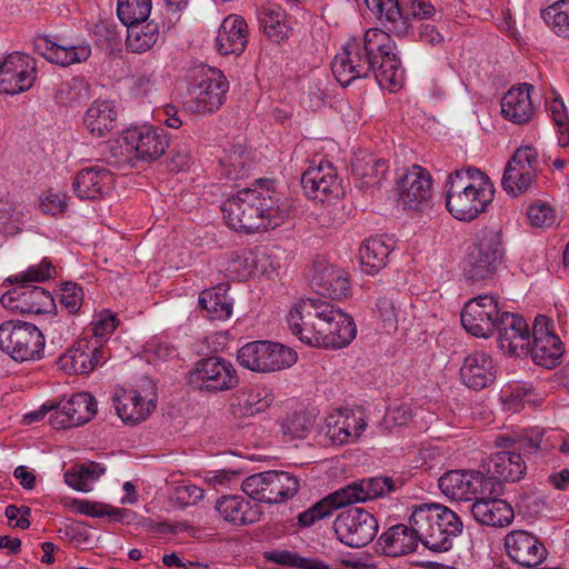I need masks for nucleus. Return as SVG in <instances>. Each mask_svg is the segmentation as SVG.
Returning <instances> with one entry per match:
<instances>
[{
  "label": "nucleus",
  "instance_id": "obj_1",
  "mask_svg": "<svg viewBox=\"0 0 569 569\" xmlns=\"http://www.w3.org/2000/svg\"><path fill=\"white\" fill-rule=\"evenodd\" d=\"M287 325L301 342L318 348H343L357 335L349 315L318 298L296 301L288 311Z\"/></svg>",
  "mask_w": 569,
  "mask_h": 569
},
{
  "label": "nucleus",
  "instance_id": "obj_2",
  "mask_svg": "<svg viewBox=\"0 0 569 569\" xmlns=\"http://www.w3.org/2000/svg\"><path fill=\"white\" fill-rule=\"evenodd\" d=\"M221 210L231 229L249 233L274 229L287 214L278 198L268 191L254 189H244L228 198Z\"/></svg>",
  "mask_w": 569,
  "mask_h": 569
},
{
  "label": "nucleus",
  "instance_id": "obj_3",
  "mask_svg": "<svg viewBox=\"0 0 569 569\" xmlns=\"http://www.w3.org/2000/svg\"><path fill=\"white\" fill-rule=\"evenodd\" d=\"M446 207L453 218L471 221L487 210L495 197V186L479 169L462 168L451 172L445 183Z\"/></svg>",
  "mask_w": 569,
  "mask_h": 569
},
{
  "label": "nucleus",
  "instance_id": "obj_4",
  "mask_svg": "<svg viewBox=\"0 0 569 569\" xmlns=\"http://www.w3.org/2000/svg\"><path fill=\"white\" fill-rule=\"evenodd\" d=\"M389 48V33L379 28L368 29L362 37L346 41L331 63L332 73L343 87L356 79L366 78L377 64L376 51Z\"/></svg>",
  "mask_w": 569,
  "mask_h": 569
},
{
  "label": "nucleus",
  "instance_id": "obj_5",
  "mask_svg": "<svg viewBox=\"0 0 569 569\" xmlns=\"http://www.w3.org/2000/svg\"><path fill=\"white\" fill-rule=\"evenodd\" d=\"M409 523L422 545L433 551L450 549L463 528L458 515L440 503L415 506Z\"/></svg>",
  "mask_w": 569,
  "mask_h": 569
},
{
  "label": "nucleus",
  "instance_id": "obj_6",
  "mask_svg": "<svg viewBox=\"0 0 569 569\" xmlns=\"http://www.w3.org/2000/svg\"><path fill=\"white\" fill-rule=\"evenodd\" d=\"M169 138L162 128L152 124L130 127L109 142V149L119 163L134 166L138 161L151 162L164 154Z\"/></svg>",
  "mask_w": 569,
  "mask_h": 569
},
{
  "label": "nucleus",
  "instance_id": "obj_7",
  "mask_svg": "<svg viewBox=\"0 0 569 569\" xmlns=\"http://www.w3.org/2000/svg\"><path fill=\"white\" fill-rule=\"evenodd\" d=\"M229 87L221 70L201 67L192 77L182 107L191 114L214 113L224 103Z\"/></svg>",
  "mask_w": 569,
  "mask_h": 569
},
{
  "label": "nucleus",
  "instance_id": "obj_8",
  "mask_svg": "<svg viewBox=\"0 0 569 569\" xmlns=\"http://www.w3.org/2000/svg\"><path fill=\"white\" fill-rule=\"evenodd\" d=\"M367 8L389 31L406 36L415 19H429L436 10L429 0H363Z\"/></svg>",
  "mask_w": 569,
  "mask_h": 569
},
{
  "label": "nucleus",
  "instance_id": "obj_9",
  "mask_svg": "<svg viewBox=\"0 0 569 569\" xmlns=\"http://www.w3.org/2000/svg\"><path fill=\"white\" fill-rule=\"evenodd\" d=\"M44 347L43 333L31 322L11 320L0 325V349L17 362L42 359Z\"/></svg>",
  "mask_w": 569,
  "mask_h": 569
},
{
  "label": "nucleus",
  "instance_id": "obj_10",
  "mask_svg": "<svg viewBox=\"0 0 569 569\" xmlns=\"http://www.w3.org/2000/svg\"><path fill=\"white\" fill-rule=\"evenodd\" d=\"M297 359L298 355L293 349L263 340L248 342L237 353V360L241 367L260 373L290 368Z\"/></svg>",
  "mask_w": 569,
  "mask_h": 569
},
{
  "label": "nucleus",
  "instance_id": "obj_11",
  "mask_svg": "<svg viewBox=\"0 0 569 569\" xmlns=\"http://www.w3.org/2000/svg\"><path fill=\"white\" fill-rule=\"evenodd\" d=\"M242 490L250 498L266 503H280L299 490V480L287 471L268 470L249 476Z\"/></svg>",
  "mask_w": 569,
  "mask_h": 569
},
{
  "label": "nucleus",
  "instance_id": "obj_12",
  "mask_svg": "<svg viewBox=\"0 0 569 569\" xmlns=\"http://www.w3.org/2000/svg\"><path fill=\"white\" fill-rule=\"evenodd\" d=\"M503 252L501 234L495 230H482L467 251L469 277L479 280L491 276L501 264Z\"/></svg>",
  "mask_w": 569,
  "mask_h": 569
},
{
  "label": "nucleus",
  "instance_id": "obj_13",
  "mask_svg": "<svg viewBox=\"0 0 569 569\" xmlns=\"http://www.w3.org/2000/svg\"><path fill=\"white\" fill-rule=\"evenodd\" d=\"M154 386L143 380L139 386L117 389L113 398L114 408L119 418L128 425L144 421L157 406Z\"/></svg>",
  "mask_w": 569,
  "mask_h": 569
},
{
  "label": "nucleus",
  "instance_id": "obj_14",
  "mask_svg": "<svg viewBox=\"0 0 569 569\" xmlns=\"http://www.w3.org/2000/svg\"><path fill=\"white\" fill-rule=\"evenodd\" d=\"M503 312L496 296L479 295L465 303L461 323L468 333L487 339L496 331Z\"/></svg>",
  "mask_w": 569,
  "mask_h": 569
},
{
  "label": "nucleus",
  "instance_id": "obj_15",
  "mask_svg": "<svg viewBox=\"0 0 569 569\" xmlns=\"http://www.w3.org/2000/svg\"><path fill=\"white\" fill-rule=\"evenodd\" d=\"M189 381L199 390L219 392L233 389L238 375L233 365L221 357L198 360L189 372Z\"/></svg>",
  "mask_w": 569,
  "mask_h": 569
},
{
  "label": "nucleus",
  "instance_id": "obj_16",
  "mask_svg": "<svg viewBox=\"0 0 569 569\" xmlns=\"http://www.w3.org/2000/svg\"><path fill=\"white\" fill-rule=\"evenodd\" d=\"M539 153L531 146L519 147L505 167L502 176L503 190L517 197L527 192L538 173Z\"/></svg>",
  "mask_w": 569,
  "mask_h": 569
},
{
  "label": "nucleus",
  "instance_id": "obj_17",
  "mask_svg": "<svg viewBox=\"0 0 569 569\" xmlns=\"http://www.w3.org/2000/svg\"><path fill=\"white\" fill-rule=\"evenodd\" d=\"M333 530L340 542L351 548H360L376 537L378 521L365 509L350 508L337 516Z\"/></svg>",
  "mask_w": 569,
  "mask_h": 569
},
{
  "label": "nucleus",
  "instance_id": "obj_18",
  "mask_svg": "<svg viewBox=\"0 0 569 569\" xmlns=\"http://www.w3.org/2000/svg\"><path fill=\"white\" fill-rule=\"evenodd\" d=\"M301 184L309 199L322 204L332 203L343 194L342 182L336 168L323 160L303 172Z\"/></svg>",
  "mask_w": 569,
  "mask_h": 569
},
{
  "label": "nucleus",
  "instance_id": "obj_19",
  "mask_svg": "<svg viewBox=\"0 0 569 569\" xmlns=\"http://www.w3.org/2000/svg\"><path fill=\"white\" fill-rule=\"evenodd\" d=\"M367 427L368 421L363 412L351 408H338L326 416L321 432L330 443L343 446L357 442Z\"/></svg>",
  "mask_w": 569,
  "mask_h": 569
},
{
  "label": "nucleus",
  "instance_id": "obj_20",
  "mask_svg": "<svg viewBox=\"0 0 569 569\" xmlns=\"http://www.w3.org/2000/svg\"><path fill=\"white\" fill-rule=\"evenodd\" d=\"M438 486L446 497L468 501L477 495L492 492L496 481L480 471L451 470L439 478Z\"/></svg>",
  "mask_w": 569,
  "mask_h": 569
},
{
  "label": "nucleus",
  "instance_id": "obj_21",
  "mask_svg": "<svg viewBox=\"0 0 569 569\" xmlns=\"http://www.w3.org/2000/svg\"><path fill=\"white\" fill-rule=\"evenodd\" d=\"M37 78L33 58L13 52L0 61V93L16 96L31 89Z\"/></svg>",
  "mask_w": 569,
  "mask_h": 569
},
{
  "label": "nucleus",
  "instance_id": "obj_22",
  "mask_svg": "<svg viewBox=\"0 0 569 569\" xmlns=\"http://www.w3.org/2000/svg\"><path fill=\"white\" fill-rule=\"evenodd\" d=\"M530 346L533 362L545 368L557 366L563 355L562 342L553 332L551 320L546 316H538L535 319Z\"/></svg>",
  "mask_w": 569,
  "mask_h": 569
},
{
  "label": "nucleus",
  "instance_id": "obj_23",
  "mask_svg": "<svg viewBox=\"0 0 569 569\" xmlns=\"http://www.w3.org/2000/svg\"><path fill=\"white\" fill-rule=\"evenodd\" d=\"M0 302L8 310L37 315L49 312L54 306L49 291L26 282L6 291L1 296Z\"/></svg>",
  "mask_w": 569,
  "mask_h": 569
},
{
  "label": "nucleus",
  "instance_id": "obj_24",
  "mask_svg": "<svg viewBox=\"0 0 569 569\" xmlns=\"http://www.w3.org/2000/svg\"><path fill=\"white\" fill-rule=\"evenodd\" d=\"M97 412V401L89 392H78L58 403L50 416L54 429H67L88 422Z\"/></svg>",
  "mask_w": 569,
  "mask_h": 569
},
{
  "label": "nucleus",
  "instance_id": "obj_25",
  "mask_svg": "<svg viewBox=\"0 0 569 569\" xmlns=\"http://www.w3.org/2000/svg\"><path fill=\"white\" fill-rule=\"evenodd\" d=\"M107 359L104 347L92 339H80L60 357L62 370L73 375H87L93 371Z\"/></svg>",
  "mask_w": 569,
  "mask_h": 569
},
{
  "label": "nucleus",
  "instance_id": "obj_26",
  "mask_svg": "<svg viewBox=\"0 0 569 569\" xmlns=\"http://www.w3.org/2000/svg\"><path fill=\"white\" fill-rule=\"evenodd\" d=\"M286 260L284 249L277 246H259L243 253L238 262L243 276L271 279L279 274Z\"/></svg>",
  "mask_w": 569,
  "mask_h": 569
},
{
  "label": "nucleus",
  "instance_id": "obj_27",
  "mask_svg": "<svg viewBox=\"0 0 569 569\" xmlns=\"http://www.w3.org/2000/svg\"><path fill=\"white\" fill-rule=\"evenodd\" d=\"M36 49L51 63L68 67L86 61L91 54V48L86 42L71 43L61 37H39L36 40Z\"/></svg>",
  "mask_w": 569,
  "mask_h": 569
},
{
  "label": "nucleus",
  "instance_id": "obj_28",
  "mask_svg": "<svg viewBox=\"0 0 569 569\" xmlns=\"http://www.w3.org/2000/svg\"><path fill=\"white\" fill-rule=\"evenodd\" d=\"M432 181L427 170L411 166L398 181V200L403 208L418 210L431 197Z\"/></svg>",
  "mask_w": 569,
  "mask_h": 569
},
{
  "label": "nucleus",
  "instance_id": "obj_29",
  "mask_svg": "<svg viewBox=\"0 0 569 569\" xmlns=\"http://www.w3.org/2000/svg\"><path fill=\"white\" fill-rule=\"evenodd\" d=\"M496 330H498V346L503 352L516 357L529 352L531 332L522 317L505 311Z\"/></svg>",
  "mask_w": 569,
  "mask_h": 569
},
{
  "label": "nucleus",
  "instance_id": "obj_30",
  "mask_svg": "<svg viewBox=\"0 0 569 569\" xmlns=\"http://www.w3.org/2000/svg\"><path fill=\"white\" fill-rule=\"evenodd\" d=\"M114 187V177L104 166L86 167L76 174L72 189L74 194L84 200H96L108 196Z\"/></svg>",
  "mask_w": 569,
  "mask_h": 569
},
{
  "label": "nucleus",
  "instance_id": "obj_31",
  "mask_svg": "<svg viewBox=\"0 0 569 569\" xmlns=\"http://www.w3.org/2000/svg\"><path fill=\"white\" fill-rule=\"evenodd\" d=\"M505 548L510 559L523 567H537L547 557L543 543L525 530H512L505 538Z\"/></svg>",
  "mask_w": 569,
  "mask_h": 569
},
{
  "label": "nucleus",
  "instance_id": "obj_32",
  "mask_svg": "<svg viewBox=\"0 0 569 569\" xmlns=\"http://www.w3.org/2000/svg\"><path fill=\"white\" fill-rule=\"evenodd\" d=\"M459 376L467 388L482 390L496 380L497 367L489 353L475 351L465 357Z\"/></svg>",
  "mask_w": 569,
  "mask_h": 569
},
{
  "label": "nucleus",
  "instance_id": "obj_33",
  "mask_svg": "<svg viewBox=\"0 0 569 569\" xmlns=\"http://www.w3.org/2000/svg\"><path fill=\"white\" fill-rule=\"evenodd\" d=\"M532 89L529 83L512 86L501 98V116L516 124L528 123L536 113Z\"/></svg>",
  "mask_w": 569,
  "mask_h": 569
},
{
  "label": "nucleus",
  "instance_id": "obj_34",
  "mask_svg": "<svg viewBox=\"0 0 569 569\" xmlns=\"http://www.w3.org/2000/svg\"><path fill=\"white\" fill-rule=\"evenodd\" d=\"M216 511L221 519L232 526H247L258 522L261 518V510L258 505H252L242 496H223L217 500Z\"/></svg>",
  "mask_w": 569,
  "mask_h": 569
},
{
  "label": "nucleus",
  "instance_id": "obj_35",
  "mask_svg": "<svg viewBox=\"0 0 569 569\" xmlns=\"http://www.w3.org/2000/svg\"><path fill=\"white\" fill-rule=\"evenodd\" d=\"M248 43V27L243 18L230 14L223 19L217 37L216 48L223 56H239Z\"/></svg>",
  "mask_w": 569,
  "mask_h": 569
},
{
  "label": "nucleus",
  "instance_id": "obj_36",
  "mask_svg": "<svg viewBox=\"0 0 569 569\" xmlns=\"http://www.w3.org/2000/svg\"><path fill=\"white\" fill-rule=\"evenodd\" d=\"M377 64L372 69L376 81L385 90L396 91L401 88L405 80V71L395 52V42L390 38V48L376 51Z\"/></svg>",
  "mask_w": 569,
  "mask_h": 569
},
{
  "label": "nucleus",
  "instance_id": "obj_37",
  "mask_svg": "<svg viewBox=\"0 0 569 569\" xmlns=\"http://www.w3.org/2000/svg\"><path fill=\"white\" fill-rule=\"evenodd\" d=\"M117 110L111 101L96 100L87 109L83 126L94 138H102L110 133L117 124Z\"/></svg>",
  "mask_w": 569,
  "mask_h": 569
},
{
  "label": "nucleus",
  "instance_id": "obj_38",
  "mask_svg": "<svg viewBox=\"0 0 569 569\" xmlns=\"http://www.w3.org/2000/svg\"><path fill=\"white\" fill-rule=\"evenodd\" d=\"M471 512L477 521L492 527L508 526L515 517L512 507L506 500L496 498L477 499Z\"/></svg>",
  "mask_w": 569,
  "mask_h": 569
},
{
  "label": "nucleus",
  "instance_id": "obj_39",
  "mask_svg": "<svg viewBox=\"0 0 569 569\" xmlns=\"http://www.w3.org/2000/svg\"><path fill=\"white\" fill-rule=\"evenodd\" d=\"M272 401L273 396L267 388H243L233 396L232 407L237 415L252 417L266 411Z\"/></svg>",
  "mask_w": 569,
  "mask_h": 569
},
{
  "label": "nucleus",
  "instance_id": "obj_40",
  "mask_svg": "<svg viewBox=\"0 0 569 569\" xmlns=\"http://www.w3.org/2000/svg\"><path fill=\"white\" fill-rule=\"evenodd\" d=\"M313 282L322 295L331 299H342L349 292V280L346 273L332 264H319L315 268Z\"/></svg>",
  "mask_w": 569,
  "mask_h": 569
},
{
  "label": "nucleus",
  "instance_id": "obj_41",
  "mask_svg": "<svg viewBox=\"0 0 569 569\" xmlns=\"http://www.w3.org/2000/svg\"><path fill=\"white\" fill-rule=\"evenodd\" d=\"M419 537L412 528L405 525H397L389 528L381 537L380 545L383 552L389 557H399L413 551Z\"/></svg>",
  "mask_w": 569,
  "mask_h": 569
},
{
  "label": "nucleus",
  "instance_id": "obj_42",
  "mask_svg": "<svg viewBox=\"0 0 569 569\" xmlns=\"http://www.w3.org/2000/svg\"><path fill=\"white\" fill-rule=\"evenodd\" d=\"M489 470L499 480L515 482L525 476L527 465L520 453L502 450L491 456Z\"/></svg>",
  "mask_w": 569,
  "mask_h": 569
},
{
  "label": "nucleus",
  "instance_id": "obj_43",
  "mask_svg": "<svg viewBox=\"0 0 569 569\" xmlns=\"http://www.w3.org/2000/svg\"><path fill=\"white\" fill-rule=\"evenodd\" d=\"M199 303L213 320H227L232 313V300L228 297L224 284L203 290L199 296Z\"/></svg>",
  "mask_w": 569,
  "mask_h": 569
},
{
  "label": "nucleus",
  "instance_id": "obj_44",
  "mask_svg": "<svg viewBox=\"0 0 569 569\" xmlns=\"http://www.w3.org/2000/svg\"><path fill=\"white\" fill-rule=\"evenodd\" d=\"M389 247L380 238H370L359 248L360 269L368 276L377 274L387 262Z\"/></svg>",
  "mask_w": 569,
  "mask_h": 569
},
{
  "label": "nucleus",
  "instance_id": "obj_45",
  "mask_svg": "<svg viewBox=\"0 0 569 569\" xmlns=\"http://www.w3.org/2000/svg\"><path fill=\"white\" fill-rule=\"evenodd\" d=\"M159 26L154 20L127 27L126 47L132 53L149 51L159 39Z\"/></svg>",
  "mask_w": 569,
  "mask_h": 569
},
{
  "label": "nucleus",
  "instance_id": "obj_46",
  "mask_svg": "<svg viewBox=\"0 0 569 569\" xmlns=\"http://www.w3.org/2000/svg\"><path fill=\"white\" fill-rule=\"evenodd\" d=\"M375 313L387 330H396L406 320V303L397 293H387L378 298Z\"/></svg>",
  "mask_w": 569,
  "mask_h": 569
},
{
  "label": "nucleus",
  "instance_id": "obj_47",
  "mask_svg": "<svg viewBox=\"0 0 569 569\" xmlns=\"http://www.w3.org/2000/svg\"><path fill=\"white\" fill-rule=\"evenodd\" d=\"M259 19L266 36L276 42L288 36V26L284 11L277 4H267L260 11Z\"/></svg>",
  "mask_w": 569,
  "mask_h": 569
},
{
  "label": "nucleus",
  "instance_id": "obj_48",
  "mask_svg": "<svg viewBox=\"0 0 569 569\" xmlns=\"http://www.w3.org/2000/svg\"><path fill=\"white\" fill-rule=\"evenodd\" d=\"M106 472V468L98 462H87L79 466L73 471L64 473L66 483L82 492L92 490L93 483Z\"/></svg>",
  "mask_w": 569,
  "mask_h": 569
},
{
  "label": "nucleus",
  "instance_id": "obj_49",
  "mask_svg": "<svg viewBox=\"0 0 569 569\" xmlns=\"http://www.w3.org/2000/svg\"><path fill=\"white\" fill-rule=\"evenodd\" d=\"M152 10L151 0H118L117 17L126 27L149 21Z\"/></svg>",
  "mask_w": 569,
  "mask_h": 569
},
{
  "label": "nucleus",
  "instance_id": "obj_50",
  "mask_svg": "<svg viewBox=\"0 0 569 569\" xmlns=\"http://www.w3.org/2000/svg\"><path fill=\"white\" fill-rule=\"evenodd\" d=\"M71 508L80 513L92 518H108L111 521H123L127 510L113 507L109 503L90 501L86 499H74Z\"/></svg>",
  "mask_w": 569,
  "mask_h": 569
},
{
  "label": "nucleus",
  "instance_id": "obj_51",
  "mask_svg": "<svg viewBox=\"0 0 569 569\" xmlns=\"http://www.w3.org/2000/svg\"><path fill=\"white\" fill-rule=\"evenodd\" d=\"M543 20L553 32L569 39V0H558L542 11Z\"/></svg>",
  "mask_w": 569,
  "mask_h": 569
},
{
  "label": "nucleus",
  "instance_id": "obj_52",
  "mask_svg": "<svg viewBox=\"0 0 569 569\" xmlns=\"http://www.w3.org/2000/svg\"><path fill=\"white\" fill-rule=\"evenodd\" d=\"M500 399L507 411L517 412L526 403H536L535 392L522 385H509L502 388Z\"/></svg>",
  "mask_w": 569,
  "mask_h": 569
},
{
  "label": "nucleus",
  "instance_id": "obj_53",
  "mask_svg": "<svg viewBox=\"0 0 569 569\" xmlns=\"http://www.w3.org/2000/svg\"><path fill=\"white\" fill-rule=\"evenodd\" d=\"M448 457L449 451L443 445H423L417 451L413 467L422 470L440 468Z\"/></svg>",
  "mask_w": 569,
  "mask_h": 569
},
{
  "label": "nucleus",
  "instance_id": "obj_54",
  "mask_svg": "<svg viewBox=\"0 0 569 569\" xmlns=\"http://www.w3.org/2000/svg\"><path fill=\"white\" fill-rule=\"evenodd\" d=\"M130 93L136 98H151L160 90V81L154 71H138L130 78Z\"/></svg>",
  "mask_w": 569,
  "mask_h": 569
},
{
  "label": "nucleus",
  "instance_id": "obj_55",
  "mask_svg": "<svg viewBox=\"0 0 569 569\" xmlns=\"http://www.w3.org/2000/svg\"><path fill=\"white\" fill-rule=\"evenodd\" d=\"M220 164L227 176L232 178L242 177L247 172L249 154L242 146H234L224 152L220 159Z\"/></svg>",
  "mask_w": 569,
  "mask_h": 569
},
{
  "label": "nucleus",
  "instance_id": "obj_56",
  "mask_svg": "<svg viewBox=\"0 0 569 569\" xmlns=\"http://www.w3.org/2000/svg\"><path fill=\"white\" fill-rule=\"evenodd\" d=\"M119 325L117 315L108 309L96 312L90 323L92 337L89 339L98 340L102 346L109 339Z\"/></svg>",
  "mask_w": 569,
  "mask_h": 569
},
{
  "label": "nucleus",
  "instance_id": "obj_57",
  "mask_svg": "<svg viewBox=\"0 0 569 569\" xmlns=\"http://www.w3.org/2000/svg\"><path fill=\"white\" fill-rule=\"evenodd\" d=\"M548 111L556 127L559 146H569V117L563 101L559 97L552 98L548 102Z\"/></svg>",
  "mask_w": 569,
  "mask_h": 569
},
{
  "label": "nucleus",
  "instance_id": "obj_58",
  "mask_svg": "<svg viewBox=\"0 0 569 569\" xmlns=\"http://www.w3.org/2000/svg\"><path fill=\"white\" fill-rule=\"evenodd\" d=\"M333 511L349 505L363 502V488L360 481L352 482L326 497Z\"/></svg>",
  "mask_w": 569,
  "mask_h": 569
},
{
  "label": "nucleus",
  "instance_id": "obj_59",
  "mask_svg": "<svg viewBox=\"0 0 569 569\" xmlns=\"http://www.w3.org/2000/svg\"><path fill=\"white\" fill-rule=\"evenodd\" d=\"M527 219L532 227L549 228L556 222V211L550 203L537 200L528 207Z\"/></svg>",
  "mask_w": 569,
  "mask_h": 569
},
{
  "label": "nucleus",
  "instance_id": "obj_60",
  "mask_svg": "<svg viewBox=\"0 0 569 569\" xmlns=\"http://www.w3.org/2000/svg\"><path fill=\"white\" fill-rule=\"evenodd\" d=\"M264 558L273 563L284 566V567H297L301 569H311L315 559L313 558H305L299 556V553L290 550H281L274 549L271 551L264 552Z\"/></svg>",
  "mask_w": 569,
  "mask_h": 569
},
{
  "label": "nucleus",
  "instance_id": "obj_61",
  "mask_svg": "<svg viewBox=\"0 0 569 569\" xmlns=\"http://www.w3.org/2000/svg\"><path fill=\"white\" fill-rule=\"evenodd\" d=\"M68 208L67 194L62 191L48 190L39 200V209L44 214L57 216Z\"/></svg>",
  "mask_w": 569,
  "mask_h": 569
},
{
  "label": "nucleus",
  "instance_id": "obj_62",
  "mask_svg": "<svg viewBox=\"0 0 569 569\" xmlns=\"http://www.w3.org/2000/svg\"><path fill=\"white\" fill-rule=\"evenodd\" d=\"M21 210L8 200H0V230L14 233L19 230Z\"/></svg>",
  "mask_w": 569,
  "mask_h": 569
},
{
  "label": "nucleus",
  "instance_id": "obj_63",
  "mask_svg": "<svg viewBox=\"0 0 569 569\" xmlns=\"http://www.w3.org/2000/svg\"><path fill=\"white\" fill-rule=\"evenodd\" d=\"M363 488L365 501L385 496L395 490L393 481L390 478L375 477L360 480Z\"/></svg>",
  "mask_w": 569,
  "mask_h": 569
},
{
  "label": "nucleus",
  "instance_id": "obj_64",
  "mask_svg": "<svg viewBox=\"0 0 569 569\" xmlns=\"http://www.w3.org/2000/svg\"><path fill=\"white\" fill-rule=\"evenodd\" d=\"M60 302L70 312L76 313L80 310L84 293L83 289L73 282H67L61 287Z\"/></svg>",
  "mask_w": 569,
  "mask_h": 569
}]
</instances>
